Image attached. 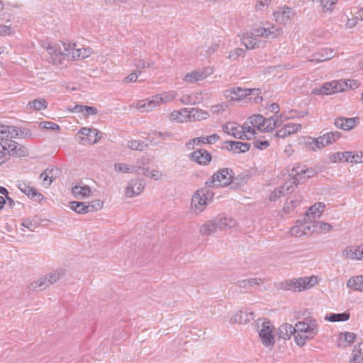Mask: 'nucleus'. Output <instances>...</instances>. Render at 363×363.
I'll return each mask as SVG.
<instances>
[{"label": "nucleus", "mask_w": 363, "mask_h": 363, "mask_svg": "<svg viewBox=\"0 0 363 363\" xmlns=\"http://www.w3.org/2000/svg\"><path fill=\"white\" fill-rule=\"evenodd\" d=\"M318 333V325L313 319L306 322H298L295 326L286 323L279 329V336L284 340H289L295 334L294 340L298 346H303L306 340L313 339Z\"/></svg>", "instance_id": "f257e3e1"}, {"label": "nucleus", "mask_w": 363, "mask_h": 363, "mask_svg": "<svg viewBox=\"0 0 363 363\" xmlns=\"http://www.w3.org/2000/svg\"><path fill=\"white\" fill-rule=\"evenodd\" d=\"M28 150L23 145L11 139L0 138V164L11 156L25 157Z\"/></svg>", "instance_id": "f03ea898"}, {"label": "nucleus", "mask_w": 363, "mask_h": 363, "mask_svg": "<svg viewBox=\"0 0 363 363\" xmlns=\"http://www.w3.org/2000/svg\"><path fill=\"white\" fill-rule=\"evenodd\" d=\"M213 196L214 193L206 188L197 190L191 197V211L196 214L202 213L212 201Z\"/></svg>", "instance_id": "7ed1b4c3"}, {"label": "nucleus", "mask_w": 363, "mask_h": 363, "mask_svg": "<svg viewBox=\"0 0 363 363\" xmlns=\"http://www.w3.org/2000/svg\"><path fill=\"white\" fill-rule=\"evenodd\" d=\"M65 275V270L57 269L30 283L29 288L33 291H42L58 281Z\"/></svg>", "instance_id": "20e7f679"}, {"label": "nucleus", "mask_w": 363, "mask_h": 363, "mask_svg": "<svg viewBox=\"0 0 363 363\" xmlns=\"http://www.w3.org/2000/svg\"><path fill=\"white\" fill-rule=\"evenodd\" d=\"M316 284L315 277H305L286 281L281 284V288L285 291H301L313 287Z\"/></svg>", "instance_id": "39448f33"}, {"label": "nucleus", "mask_w": 363, "mask_h": 363, "mask_svg": "<svg viewBox=\"0 0 363 363\" xmlns=\"http://www.w3.org/2000/svg\"><path fill=\"white\" fill-rule=\"evenodd\" d=\"M233 178V172L228 168L220 169L212 175L211 179L206 182V186L208 187L225 186L230 184Z\"/></svg>", "instance_id": "423d86ee"}, {"label": "nucleus", "mask_w": 363, "mask_h": 363, "mask_svg": "<svg viewBox=\"0 0 363 363\" xmlns=\"http://www.w3.org/2000/svg\"><path fill=\"white\" fill-rule=\"evenodd\" d=\"M343 79L335 80L325 83L320 88L313 89L315 94L330 95L347 90V85Z\"/></svg>", "instance_id": "0eeeda50"}, {"label": "nucleus", "mask_w": 363, "mask_h": 363, "mask_svg": "<svg viewBox=\"0 0 363 363\" xmlns=\"http://www.w3.org/2000/svg\"><path fill=\"white\" fill-rule=\"evenodd\" d=\"M223 130L228 135H232L235 138L250 140L252 138V132L244 128L242 126L234 122H228L223 125Z\"/></svg>", "instance_id": "6e6552de"}, {"label": "nucleus", "mask_w": 363, "mask_h": 363, "mask_svg": "<svg viewBox=\"0 0 363 363\" xmlns=\"http://www.w3.org/2000/svg\"><path fill=\"white\" fill-rule=\"evenodd\" d=\"M315 174L313 169H305L303 167L297 165L291 169L289 176L291 184L296 186L299 183L306 182L308 179L312 177Z\"/></svg>", "instance_id": "1a4fd4ad"}, {"label": "nucleus", "mask_w": 363, "mask_h": 363, "mask_svg": "<svg viewBox=\"0 0 363 363\" xmlns=\"http://www.w3.org/2000/svg\"><path fill=\"white\" fill-rule=\"evenodd\" d=\"M296 16V11L291 7L284 6L277 8L273 12V17L274 21L281 25H287Z\"/></svg>", "instance_id": "9d476101"}, {"label": "nucleus", "mask_w": 363, "mask_h": 363, "mask_svg": "<svg viewBox=\"0 0 363 363\" xmlns=\"http://www.w3.org/2000/svg\"><path fill=\"white\" fill-rule=\"evenodd\" d=\"M274 327L271 324L269 320H264L261 325V328L259 330V336L262 342L265 346H272L274 345V337L273 335V330Z\"/></svg>", "instance_id": "9b49d317"}, {"label": "nucleus", "mask_w": 363, "mask_h": 363, "mask_svg": "<svg viewBox=\"0 0 363 363\" xmlns=\"http://www.w3.org/2000/svg\"><path fill=\"white\" fill-rule=\"evenodd\" d=\"M157 94L138 101L133 104L135 109L141 112H150L160 106Z\"/></svg>", "instance_id": "f8f14e48"}, {"label": "nucleus", "mask_w": 363, "mask_h": 363, "mask_svg": "<svg viewBox=\"0 0 363 363\" xmlns=\"http://www.w3.org/2000/svg\"><path fill=\"white\" fill-rule=\"evenodd\" d=\"M264 117L262 115H254L250 117L244 123V128L252 132V138L255 137L257 130L263 132Z\"/></svg>", "instance_id": "ddd939ff"}, {"label": "nucleus", "mask_w": 363, "mask_h": 363, "mask_svg": "<svg viewBox=\"0 0 363 363\" xmlns=\"http://www.w3.org/2000/svg\"><path fill=\"white\" fill-rule=\"evenodd\" d=\"M255 91H258V90L233 87L225 91L224 96L230 101H240L247 96L253 94Z\"/></svg>", "instance_id": "4468645a"}, {"label": "nucleus", "mask_w": 363, "mask_h": 363, "mask_svg": "<svg viewBox=\"0 0 363 363\" xmlns=\"http://www.w3.org/2000/svg\"><path fill=\"white\" fill-rule=\"evenodd\" d=\"M219 139V135L218 134L214 133L206 137L192 138L186 143L185 146L188 150H191L194 149L196 145H200L201 144H214Z\"/></svg>", "instance_id": "2eb2a0df"}, {"label": "nucleus", "mask_w": 363, "mask_h": 363, "mask_svg": "<svg viewBox=\"0 0 363 363\" xmlns=\"http://www.w3.org/2000/svg\"><path fill=\"white\" fill-rule=\"evenodd\" d=\"M211 74L212 70L210 67L199 69L187 73L184 76V80L189 83H196L203 80Z\"/></svg>", "instance_id": "dca6fc26"}, {"label": "nucleus", "mask_w": 363, "mask_h": 363, "mask_svg": "<svg viewBox=\"0 0 363 363\" xmlns=\"http://www.w3.org/2000/svg\"><path fill=\"white\" fill-rule=\"evenodd\" d=\"M145 186V182L143 179H133L128 183L125 189V195L129 198L138 196L142 193Z\"/></svg>", "instance_id": "f3484780"}, {"label": "nucleus", "mask_w": 363, "mask_h": 363, "mask_svg": "<svg viewBox=\"0 0 363 363\" xmlns=\"http://www.w3.org/2000/svg\"><path fill=\"white\" fill-rule=\"evenodd\" d=\"M191 160L200 165H207L211 161V155L204 149H199L189 154Z\"/></svg>", "instance_id": "a211bd4d"}, {"label": "nucleus", "mask_w": 363, "mask_h": 363, "mask_svg": "<svg viewBox=\"0 0 363 363\" xmlns=\"http://www.w3.org/2000/svg\"><path fill=\"white\" fill-rule=\"evenodd\" d=\"M336 55V52L330 48L321 49L315 52L312 57L308 60L309 62H322L332 59Z\"/></svg>", "instance_id": "6ab92c4d"}, {"label": "nucleus", "mask_w": 363, "mask_h": 363, "mask_svg": "<svg viewBox=\"0 0 363 363\" xmlns=\"http://www.w3.org/2000/svg\"><path fill=\"white\" fill-rule=\"evenodd\" d=\"M254 319V313L247 309L237 312L230 320V323L245 324Z\"/></svg>", "instance_id": "aec40b11"}, {"label": "nucleus", "mask_w": 363, "mask_h": 363, "mask_svg": "<svg viewBox=\"0 0 363 363\" xmlns=\"http://www.w3.org/2000/svg\"><path fill=\"white\" fill-rule=\"evenodd\" d=\"M342 255L350 259L359 260L363 259V244L359 246H349L342 252Z\"/></svg>", "instance_id": "412c9836"}, {"label": "nucleus", "mask_w": 363, "mask_h": 363, "mask_svg": "<svg viewBox=\"0 0 363 363\" xmlns=\"http://www.w3.org/2000/svg\"><path fill=\"white\" fill-rule=\"evenodd\" d=\"M203 100V92L196 91L188 94H184L179 101L184 105H196L201 103Z\"/></svg>", "instance_id": "4be33fe9"}, {"label": "nucleus", "mask_w": 363, "mask_h": 363, "mask_svg": "<svg viewBox=\"0 0 363 363\" xmlns=\"http://www.w3.org/2000/svg\"><path fill=\"white\" fill-rule=\"evenodd\" d=\"M282 30L279 28L272 27L271 28H258L254 30V35L256 36L274 38L279 36Z\"/></svg>", "instance_id": "5701e85b"}, {"label": "nucleus", "mask_w": 363, "mask_h": 363, "mask_svg": "<svg viewBox=\"0 0 363 363\" xmlns=\"http://www.w3.org/2000/svg\"><path fill=\"white\" fill-rule=\"evenodd\" d=\"M358 123L357 118H345L340 117L335 120L334 125L337 128L345 130L352 129Z\"/></svg>", "instance_id": "b1692460"}, {"label": "nucleus", "mask_w": 363, "mask_h": 363, "mask_svg": "<svg viewBox=\"0 0 363 363\" xmlns=\"http://www.w3.org/2000/svg\"><path fill=\"white\" fill-rule=\"evenodd\" d=\"M226 149L228 151L233 152L234 154L246 152L249 150L250 145L248 143H243L239 141H225Z\"/></svg>", "instance_id": "393cba45"}, {"label": "nucleus", "mask_w": 363, "mask_h": 363, "mask_svg": "<svg viewBox=\"0 0 363 363\" xmlns=\"http://www.w3.org/2000/svg\"><path fill=\"white\" fill-rule=\"evenodd\" d=\"M17 186L21 190V191L26 194L28 197L39 201L43 197L40 193L37 192L35 188L30 186L25 182H19Z\"/></svg>", "instance_id": "a878e982"}, {"label": "nucleus", "mask_w": 363, "mask_h": 363, "mask_svg": "<svg viewBox=\"0 0 363 363\" xmlns=\"http://www.w3.org/2000/svg\"><path fill=\"white\" fill-rule=\"evenodd\" d=\"M291 181V179H289L283 186L276 189L273 192H272L269 196V200L271 201H275L278 198L284 196L286 192L292 191L293 187L295 185L291 184V182H290Z\"/></svg>", "instance_id": "bb28decb"}, {"label": "nucleus", "mask_w": 363, "mask_h": 363, "mask_svg": "<svg viewBox=\"0 0 363 363\" xmlns=\"http://www.w3.org/2000/svg\"><path fill=\"white\" fill-rule=\"evenodd\" d=\"M91 188L87 185L77 184L72 188V194L78 199H83L90 196Z\"/></svg>", "instance_id": "cd10ccee"}, {"label": "nucleus", "mask_w": 363, "mask_h": 363, "mask_svg": "<svg viewBox=\"0 0 363 363\" xmlns=\"http://www.w3.org/2000/svg\"><path fill=\"white\" fill-rule=\"evenodd\" d=\"M187 113L189 116V121H201L210 117V115L207 111L198 108H187Z\"/></svg>", "instance_id": "c85d7f7f"}, {"label": "nucleus", "mask_w": 363, "mask_h": 363, "mask_svg": "<svg viewBox=\"0 0 363 363\" xmlns=\"http://www.w3.org/2000/svg\"><path fill=\"white\" fill-rule=\"evenodd\" d=\"M325 208V205L324 203H315L314 205L309 208L308 211L306 212L305 218H308V220L311 218L315 219L319 218L321 213L323 212Z\"/></svg>", "instance_id": "c756f323"}, {"label": "nucleus", "mask_w": 363, "mask_h": 363, "mask_svg": "<svg viewBox=\"0 0 363 363\" xmlns=\"http://www.w3.org/2000/svg\"><path fill=\"white\" fill-rule=\"evenodd\" d=\"M172 137V133L169 131H154L149 135L150 142L154 145L160 144L162 142L170 139Z\"/></svg>", "instance_id": "7c9ffc66"}, {"label": "nucleus", "mask_w": 363, "mask_h": 363, "mask_svg": "<svg viewBox=\"0 0 363 363\" xmlns=\"http://www.w3.org/2000/svg\"><path fill=\"white\" fill-rule=\"evenodd\" d=\"M150 163V159L147 157H142L138 159L136 165L133 167L134 172L139 174L147 175L148 172L147 166Z\"/></svg>", "instance_id": "2f4dec72"}, {"label": "nucleus", "mask_w": 363, "mask_h": 363, "mask_svg": "<svg viewBox=\"0 0 363 363\" xmlns=\"http://www.w3.org/2000/svg\"><path fill=\"white\" fill-rule=\"evenodd\" d=\"M170 121L177 123H184L189 121L187 108H183L178 111H174L170 114Z\"/></svg>", "instance_id": "473e14b6"}, {"label": "nucleus", "mask_w": 363, "mask_h": 363, "mask_svg": "<svg viewBox=\"0 0 363 363\" xmlns=\"http://www.w3.org/2000/svg\"><path fill=\"white\" fill-rule=\"evenodd\" d=\"M215 218L216 222L218 224V230H223L227 228H231L233 227L236 222L232 218H229L227 216H217Z\"/></svg>", "instance_id": "72a5a7b5"}, {"label": "nucleus", "mask_w": 363, "mask_h": 363, "mask_svg": "<svg viewBox=\"0 0 363 363\" xmlns=\"http://www.w3.org/2000/svg\"><path fill=\"white\" fill-rule=\"evenodd\" d=\"M218 230V224L215 220V218L207 221L203 224L200 228V233L203 235H208L215 233Z\"/></svg>", "instance_id": "f704fd0d"}, {"label": "nucleus", "mask_w": 363, "mask_h": 363, "mask_svg": "<svg viewBox=\"0 0 363 363\" xmlns=\"http://www.w3.org/2000/svg\"><path fill=\"white\" fill-rule=\"evenodd\" d=\"M48 105V101L43 98L35 99L26 105L28 110L40 111L47 108Z\"/></svg>", "instance_id": "c9c22d12"}, {"label": "nucleus", "mask_w": 363, "mask_h": 363, "mask_svg": "<svg viewBox=\"0 0 363 363\" xmlns=\"http://www.w3.org/2000/svg\"><path fill=\"white\" fill-rule=\"evenodd\" d=\"M281 124V121L278 118L277 115L268 118H264L263 132H269Z\"/></svg>", "instance_id": "e433bc0d"}, {"label": "nucleus", "mask_w": 363, "mask_h": 363, "mask_svg": "<svg viewBox=\"0 0 363 363\" xmlns=\"http://www.w3.org/2000/svg\"><path fill=\"white\" fill-rule=\"evenodd\" d=\"M347 286L354 291H363V275L351 277Z\"/></svg>", "instance_id": "4c0bfd02"}, {"label": "nucleus", "mask_w": 363, "mask_h": 363, "mask_svg": "<svg viewBox=\"0 0 363 363\" xmlns=\"http://www.w3.org/2000/svg\"><path fill=\"white\" fill-rule=\"evenodd\" d=\"M18 132L15 126L4 125L0 124V138L11 139L17 135Z\"/></svg>", "instance_id": "58836bf2"}, {"label": "nucleus", "mask_w": 363, "mask_h": 363, "mask_svg": "<svg viewBox=\"0 0 363 363\" xmlns=\"http://www.w3.org/2000/svg\"><path fill=\"white\" fill-rule=\"evenodd\" d=\"M350 363H363V342L354 346Z\"/></svg>", "instance_id": "ea45409f"}, {"label": "nucleus", "mask_w": 363, "mask_h": 363, "mask_svg": "<svg viewBox=\"0 0 363 363\" xmlns=\"http://www.w3.org/2000/svg\"><path fill=\"white\" fill-rule=\"evenodd\" d=\"M69 208L79 214H85L90 212V207L83 202L72 201L69 203Z\"/></svg>", "instance_id": "a19ab883"}, {"label": "nucleus", "mask_w": 363, "mask_h": 363, "mask_svg": "<svg viewBox=\"0 0 363 363\" xmlns=\"http://www.w3.org/2000/svg\"><path fill=\"white\" fill-rule=\"evenodd\" d=\"M160 105L173 101L177 96V92L174 90L157 94Z\"/></svg>", "instance_id": "79ce46f5"}, {"label": "nucleus", "mask_w": 363, "mask_h": 363, "mask_svg": "<svg viewBox=\"0 0 363 363\" xmlns=\"http://www.w3.org/2000/svg\"><path fill=\"white\" fill-rule=\"evenodd\" d=\"M350 315L347 312L341 313H329L325 317L326 320L330 322H343L350 319Z\"/></svg>", "instance_id": "37998d69"}, {"label": "nucleus", "mask_w": 363, "mask_h": 363, "mask_svg": "<svg viewBox=\"0 0 363 363\" xmlns=\"http://www.w3.org/2000/svg\"><path fill=\"white\" fill-rule=\"evenodd\" d=\"M263 283L260 278H250L239 281L238 284L240 288L250 289L255 286H259Z\"/></svg>", "instance_id": "c03bdc74"}, {"label": "nucleus", "mask_w": 363, "mask_h": 363, "mask_svg": "<svg viewBox=\"0 0 363 363\" xmlns=\"http://www.w3.org/2000/svg\"><path fill=\"white\" fill-rule=\"evenodd\" d=\"M53 169L47 168L43 173L40 174V178L43 180V185L45 187H48L52 182L53 178Z\"/></svg>", "instance_id": "a18cd8bd"}, {"label": "nucleus", "mask_w": 363, "mask_h": 363, "mask_svg": "<svg viewBox=\"0 0 363 363\" xmlns=\"http://www.w3.org/2000/svg\"><path fill=\"white\" fill-rule=\"evenodd\" d=\"M313 2L318 1L322 7L323 12L331 13L338 0H311Z\"/></svg>", "instance_id": "49530a36"}, {"label": "nucleus", "mask_w": 363, "mask_h": 363, "mask_svg": "<svg viewBox=\"0 0 363 363\" xmlns=\"http://www.w3.org/2000/svg\"><path fill=\"white\" fill-rule=\"evenodd\" d=\"M92 53L90 48L75 49L72 50V57L74 59H84L88 57Z\"/></svg>", "instance_id": "de8ad7c7"}, {"label": "nucleus", "mask_w": 363, "mask_h": 363, "mask_svg": "<svg viewBox=\"0 0 363 363\" xmlns=\"http://www.w3.org/2000/svg\"><path fill=\"white\" fill-rule=\"evenodd\" d=\"M128 147L133 150L144 151L147 149L148 145L140 140H131L128 142Z\"/></svg>", "instance_id": "09e8293b"}, {"label": "nucleus", "mask_w": 363, "mask_h": 363, "mask_svg": "<svg viewBox=\"0 0 363 363\" xmlns=\"http://www.w3.org/2000/svg\"><path fill=\"white\" fill-rule=\"evenodd\" d=\"M291 234L296 238H301L304 235L303 220H298L296 222V224L291 228Z\"/></svg>", "instance_id": "8fccbe9b"}, {"label": "nucleus", "mask_w": 363, "mask_h": 363, "mask_svg": "<svg viewBox=\"0 0 363 363\" xmlns=\"http://www.w3.org/2000/svg\"><path fill=\"white\" fill-rule=\"evenodd\" d=\"M313 228H315V231H319L320 233H328L333 228L331 224L323 221L313 222Z\"/></svg>", "instance_id": "3c124183"}, {"label": "nucleus", "mask_w": 363, "mask_h": 363, "mask_svg": "<svg viewBox=\"0 0 363 363\" xmlns=\"http://www.w3.org/2000/svg\"><path fill=\"white\" fill-rule=\"evenodd\" d=\"M305 145L313 151L320 150V147L318 140V138H313L311 137H306L304 138Z\"/></svg>", "instance_id": "603ef678"}, {"label": "nucleus", "mask_w": 363, "mask_h": 363, "mask_svg": "<svg viewBox=\"0 0 363 363\" xmlns=\"http://www.w3.org/2000/svg\"><path fill=\"white\" fill-rule=\"evenodd\" d=\"M44 48L48 51L50 55H54L58 57L62 55L60 48L57 45H52L50 43H45Z\"/></svg>", "instance_id": "864d4df0"}, {"label": "nucleus", "mask_w": 363, "mask_h": 363, "mask_svg": "<svg viewBox=\"0 0 363 363\" xmlns=\"http://www.w3.org/2000/svg\"><path fill=\"white\" fill-rule=\"evenodd\" d=\"M154 62L151 60H146L143 59H135L133 60V65L138 69H144L146 67H151Z\"/></svg>", "instance_id": "5fc2aeb1"}, {"label": "nucleus", "mask_w": 363, "mask_h": 363, "mask_svg": "<svg viewBox=\"0 0 363 363\" xmlns=\"http://www.w3.org/2000/svg\"><path fill=\"white\" fill-rule=\"evenodd\" d=\"M242 43L245 45L247 49H253L257 44V39L252 36L244 35L242 38Z\"/></svg>", "instance_id": "6e6d98bb"}, {"label": "nucleus", "mask_w": 363, "mask_h": 363, "mask_svg": "<svg viewBox=\"0 0 363 363\" xmlns=\"http://www.w3.org/2000/svg\"><path fill=\"white\" fill-rule=\"evenodd\" d=\"M79 133L83 135H85L87 137V140H89V138H92L93 135H98L100 132L96 129V128H82Z\"/></svg>", "instance_id": "4d7b16f0"}, {"label": "nucleus", "mask_w": 363, "mask_h": 363, "mask_svg": "<svg viewBox=\"0 0 363 363\" xmlns=\"http://www.w3.org/2000/svg\"><path fill=\"white\" fill-rule=\"evenodd\" d=\"M114 169L118 172L129 173L133 172L134 170L132 167H130L127 164L125 163H116L114 164Z\"/></svg>", "instance_id": "13d9d810"}, {"label": "nucleus", "mask_w": 363, "mask_h": 363, "mask_svg": "<svg viewBox=\"0 0 363 363\" xmlns=\"http://www.w3.org/2000/svg\"><path fill=\"white\" fill-rule=\"evenodd\" d=\"M307 220L308 218H304L303 220V230L304 235L315 231V228H313V223L312 224L311 221Z\"/></svg>", "instance_id": "bf43d9fd"}, {"label": "nucleus", "mask_w": 363, "mask_h": 363, "mask_svg": "<svg viewBox=\"0 0 363 363\" xmlns=\"http://www.w3.org/2000/svg\"><path fill=\"white\" fill-rule=\"evenodd\" d=\"M284 126L287 128L288 134H289V135L296 133L301 128V125L300 124L295 123H289Z\"/></svg>", "instance_id": "052dcab7"}, {"label": "nucleus", "mask_w": 363, "mask_h": 363, "mask_svg": "<svg viewBox=\"0 0 363 363\" xmlns=\"http://www.w3.org/2000/svg\"><path fill=\"white\" fill-rule=\"evenodd\" d=\"M325 135L330 145L336 142L340 138V133L338 131L329 132L325 133Z\"/></svg>", "instance_id": "680f3d73"}, {"label": "nucleus", "mask_w": 363, "mask_h": 363, "mask_svg": "<svg viewBox=\"0 0 363 363\" xmlns=\"http://www.w3.org/2000/svg\"><path fill=\"white\" fill-rule=\"evenodd\" d=\"M14 33L13 27L7 25H0V35H10Z\"/></svg>", "instance_id": "e2e57ef3"}, {"label": "nucleus", "mask_w": 363, "mask_h": 363, "mask_svg": "<svg viewBox=\"0 0 363 363\" xmlns=\"http://www.w3.org/2000/svg\"><path fill=\"white\" fill-rule=\"evenodd\" d=\"M344 152H338L330 155L329 160L332 162H344Z\"/></svg>", "instance_id": "0e129e2a"}, {"label": "nucleus", "mask_w": 363, "mask_h": 363, "mask_svg": "<svg viewBox=\"0 0 363 363\" xmlns=\"http://www.w3.org/2000/svg\"><path fill=\"white\" fill-rule=\"evenodd\" d=\"M254 145L259 150H265L269 146V143L267 140L256 139L254 143Z\"/></svg>", "instance_id": "69168bd1"}, {"label": "nucleus", "mask_w": 363, "mask_h": 363, "mask_svg": "<svg viewBox=\"0 0 363 363\" xmlns=\"http://www.w3.org/2000/svg\"><path fill=\"white\" fill-rule=\"evenodd\" d=\"M244 52L242 48H235V50L230 52L228 58L231 60H237Z\"/></svg>", "instance_id": "338daca9"}, {"label": "nucleus", "mask_w": 363, "mask_h": 363, "mask_svg": "<svg viewBox=\"0 0 363 363\" xmlns=\"http://www.w3.org/2000/svg\"><path fill=\"white\" fill-rule=\"evenodd\" d=\"M270 2L271 0H258L255 9L257 11H263L269 6Z\"/></svg>", "instance_id": "774afa93"}]
</instances>
